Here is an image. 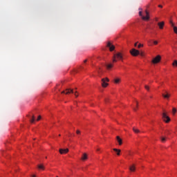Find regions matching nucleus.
Returning a JSON list of instances; mask_svg holds the SVG:
<instances>
[{"instance_id":"1","label":"nucleus","mask_w":177,"mask_h":177,"mask_svg":"<svg viewBox=\"0 0 177 177\" xmlns=\"http://www.w3.org/2000/svg\"><path fill=\"white\" fill-rule=\"evenodd\" d=\"M124 59V55H122L121 53H117L116 54L113 55V63H117L118 60H122Z\"/></svg>"},{"instance_id":"2","label":"nucleus","mask_w":177,"mask_h":177,"mask_svg":"<svg viewBox=\"0 0 177 177\" xmlns=\"http://www.w3.org/2000/svg\"><path fill=\"white\" fill-rule=\"evenodd\" d=\"M62 93H65V95H70V93H75V96H76V97H78V94L77 91L74 92V90L71 89V88H67L66 90V92L64 91L62 92Z\"/></svg>"},{"instance_id":"3","label":"nucleus","mask_w":177,"mask_h":177,"mask_svg":"<svg viewBox=\"0 0 177 177\" xmlns=\"http://www.w3.org/2000/svg\"><path fill=\"white\" fill-rule=\"evenodd\" d=\"M139 10H142V8H139ZM146 17L142 15V11L139 12V16L142 17V20H149L150 17H149V12L147 10L145 11Z\"/></svg>"},{"instance_id":"4","label":"nucleus","mask_w":177,"mask_h":177,"mask_svg":"<svg viewBox=\"0 0 177 177\" xmlns=\"http://www.w3.org/2000/svg\"><path fill=\"white\" fill-rule=\"evenodd\" d=\"M109 81L110 80L107 77L102 79V86L103 88H106V86H109V83L107 82H109Z\"/></svg>"},{"instance_id":"5","label":"nucleus","mask_w":177,"mask_h":177,"mask_svg":"<svg viewBox=\"0 0 177 177\" xmlns=\"http://www.w3.org/2000/svg\"><path fill=\"white\" fill-rule=\"evenodd\" d=\"M162 117L163 121H165V122H166L167 124H168V122L171 121V118H169L168 115H167V113L165 112L162 113Z\"/></svg>"},{"instance_id":"6","label":"nucleus","mask_w":177,"mask_h":177,"mask_svg":"<svg viewBox=\"0 0 177 177\" xmlns=\"http://www.w3.org/2000/svg\"><path fill=\"white\" fill-rule=\"evenodd\" d=\"M130 53L132 56L136 57L140 54V51L138 50L133 48L131 49V50H130Z\"/></svg>"},{"instance_id":"7","label":"nucleus","mask_w":177,"mask_h":177,"mask_svg":"<svg viewBox=\"0 0 177 177\" xmlns=\"http://www.w3.org/2000/svg\"><path fill=\"white\" fill-rule=\"evenodd\" d=\"M160 62H161V56L160 55L156 56L152 60V63H153V64H157V63H160Z\"/></svg>"},{"instance_id":"8","label":"nucleus","mask_w":177,"mask_h":177,"mask_svg":"<svg viewBox=\"0 0 177 177\" xmlns=\"http://www.w3.org/2000/svg\"><path fill=\"white\" fill-rule=\"evenodd\" d=\"M106 46H107V48H109V50L111 52H113V50H114V49H115V46H114V45H112L110 41H109L107 43Z\"/></svg>"},{"instance_id":"9","label":"nucleus","mask_w":177,"mask_h":177,"mask_svg":"<svg viewBox=\"0 0 177 177\" xmlns=\"http://www.w3.org/2000/svg\"><path fill=\"white\" fill-rule=\"evenodd\" d=\"M162 96L165 99H169V97L171 96V94L168 93L167 91H165V93H162Z\"/></svg>"},{"instance_id":"10","label":"nucleus","mask_w":177,"mask_h":177,"mask_svg":"<svg viewBox=\"0 0 177 177\" xmlns=\"http://www.w3.org/2000/svg\"><path fill=\"white\" fill-rule=\"evenodd\" d=\"M59 153L60 154H67V153H68V149H59Z\"/></svg>"},{"instance_id":"11","label":"nucleus","mask_w":177,"mask_h":177,"mask_svg":"<svg viewBox=\"0 0 177 177\" xmlns=\"http://www.w3.org/2000/svg\"><path fill=\"white\" fill-rule=\"evenodd\" d=\"M116 140H117L118 143H119V146H121V145H122V139H121V138H120V136L116 137Z\"/></svg>"},{"instance_id":"12","label":"nucleus","mask_w":177,"mask_h":177,"mask_svg":"<svg viewBox=\"0 0 177 177\" xmlns=\"http://www.w3.org/2000/svg\"><path fill=\"white\" fill-rule=\"evenodd\" d=\"M164 25H165L164 21L158 23V26H159V28L160 30H162V28H164Z\"/></svg>"},{"instance_id":"13","label":"nucleus","mask_w":177,"mask_h":177,"mask_svg":"<svg viewBox=\"0 0 177 177\" xmlns=\"http://www.w3.org/2000/svg\"><path fill=\"white\" fill-rule=\"evenodd\" d=\"M113 151L116 152L117 156H120L121 155V150L118 149H113Z\"/></svg>"},{"instance_id":"14","label":"nucleus","mask_w":177,"mask_h":177,"mask_svg":"<svg viewBox=\"0 0 177 177\" xmlns=\"http://www.w3.org/2000/svg\"><path fill=\"white\" fill-rule=\"evenodd\" d=\"M82 161H85L86 160H88V155L86 153H83L82 156Z\"/></svg>"},{"instance_id":"15","label":"nucleus","mask_w":177,"mask_h":177,"mask_svg":"<svg viewBox=\"0 0 177 177\" xmlns=\"http://www.w3.org/2000/svg\"><path fill=\"white\" fill-rule=\"evenodd\" d=\"M129 170L131 171V172H135V165H132L129 167Z\"/></svg>"},{"instance_id":"16","label":"nucleus","mask_w":177,"mask_h":177,"mask_svg":"<svg viewBox=\"0 0 177 177\" xmlns=\"http://www.w3.org/2000/svg\"><path fill=\"white\" fill-rule=\"evenodd\" d=\"M133 131L135 132V133H139L140 132L139 129H136L135 127L133 128Z\"/></svg>"},{"instance_id":"17","label":"nucleus","mask_w":177,"mask_h":177,"mask_svg":"<svg viewBox=\"0 0 177 177\" xmlns=\"http://www.w3.org/2000/svg\"><path fill=\"white\" fill-rule=\"evenodd\" d=\"M160 140H161V142H162V143H165V140H167V138L161 137Z\"/></svg>"},{"instance_id":"18","label":"nucleus","mask_w":177,"mask_h":177,"mask_svg":"<svg viewBox=\"0 0 177 177\" xmlns=\"http://www.w3.org/2000/svg\"><path fill=\"white\" fill-rule=\"evenodd\" d=\"M38 168L39 169H42L43 171L45 169V167H44L42 165H39Z\"/></svg>"},{"instance_id":"19","label":"nucleus","mask_w":177,"mask_h":177,"mask_svg":"<svg viewBox=\"0 0 177 177\" xmlns=\"http://www.w3.org/2000/svg\"><path fill=\"white\" fill-rule=\"evenodd\" d=\"M113 67V64H109L106 65V68L108 70H110V68H111Z\"/></svg>"},{"instance_id":"20","label":"nucleus","mask_w":177,"mask_h":177,"mask_svg":"<svg viewBox=\"0 0 177 177\" xmlns=\"http://www.w3.org/2000/svg\"><path fill=\"white\" fill-rule=\"evenodd\" d=\"M34 121H35V117H34V115H32V118L30 119V122L32 124V122H34Z\"/></svg>"},{"instance_id":"21","label":"nucleus","mask_w":177,"mask_h":177,"mask_svg":"<svg viewBox=\"0 0 177 177\" xmlns=\"http://www.w3.org/2000/svg\"><path fill=\"white\" fill-rule=\"evenodd\" d=\"M173 29H174V32H175V34H177V27L176 26H173Z\"/></svg>"},{"instance_id":"22","label":"nucleus","mask_w":177,"mask_h":177,"mask_svg":"<svg viewBox=\"0 0 177 177\" xmlns=\"http://www.w3.org/2000/svg\"><path fill=\"white\" fill-rule=\"evenodd\" d=\"M172 64H173L174 67H177V61L175 60V61L173 62Z\"/></svg>"},{"instance_id":"23","label":"nucleus","mask_w":177,"mask_h":177,"mask_svg":"<svg viewBox=\"0 0 177 177\" xmlns=\"http://www.w3.org/2000/svg\"><path fill=\"white\" fill-rule=\"evenodd\" d=\"M114 82L115 84H118L120 82V79H115Z\"/></svg>"},{"instance_id":"24","label":"nucleus","mask_w":177,"mask_h":177,"mask_svg":"<svg viewBox=\"0 0 177 177\" xmlns=\"http://www.w3.org/2000/svg\"><path fill=\"white\" fill-rule=\"evenodd\" d=\"M145 89H146L147 91H149V89H150V87H149V86H147V85H145Z\"/></svg>"},{"instance_id":"25","label":"nucleus","mask_w":177,"mask_h":177,"mask_svg":"<svg viewBox=\"0 0 177 177\" xmlns=\"http://www.w3.org/2000/svg\"><path fill=\"white\" fill-rule=\"evenodd\" d=\"M172 111H173V114H176V109L173 108Z\"/></svg>"},{"instance_id":"26","label":"nucleus","mask_w":177,"mask_h":177,"mask_svg":"<svg viewBox=\"0 0 177 177\" xmlns=\"http://www.w3.org/2000/svg\"><path fill=\"white\" fill-rule=\"evenodd\" d=\"M170 24H171V27L175 26V24H174V22H172V21H170Z\"/></svg>"},{"instance_id":"27","label":"nucleus","mask_w":177,"mask_h":177,"mask_svg":"<svg viewBox=\"0 0 177 177\" xmlns=\"http://www.w3.org/2000/svg\"><path fill=\"white\" fill-rule=\"evenodd\" d=\"M138 49H140V48H143V44H139L138 46Z\"/></svg>"},{"instance_id":"28","label":"nucleus","mask_w":177,"mask_h":177,"mask_svg":"<svg viewBox=\"0 0 177 177\" xmlns=\"http://www.w3.org/2000/svg\"><path fill=\"white\" fill-rule=\"evenodd\" d=\"M76 133H77V135H80V134L81 133V131H80V130H77V131H76Z\"/></svg>"},{"instance_id":"29","label":"nucleus","mask_w":177,"mask_h":177,"mask_svg":"<svg viewBox=\"0 0 177 177\" xmlns=\"http://www.w3.org/2000/svg\"><path fill=\"white\" fill-rule=\"evenodd\" d=\"M139 55H140L142 57H143V56H145V53L141 52V53H140V54H139Z\"/></svg>"},{"instance_id":"30","label":"nucleus","mask_w":177,"mask_h":177,"mask_svg":"<svg viewBox=\"0 0 177 177\" xmlns=\"http://www.w3.org/2000/svg\"><path fill=\"white\" fill-rule=\"evenodd\" d=\"M153 44H154V45H157V44H158V41H153Z\"/></svg>"},{"instance_id":"31","label":"nucleus","mask_w":177,"mask_h":177,"mask_svg":"<svg viewBox=\"0 0 177 177\" xmlns=\"http://www.w3.org/2000/svg\"><path fill=\"white\" fill-rule=\"evenodd\" d=\"M39 120H41V116H39V117L37 118V121H39Z\"/></svg>"},{"instance_id":"32","label":"nucleus","mask_w":177,"mask_h":177,"mask_svg":"<svg viewBox=\"0 0 177 177\" xmlns=\"http://www.w3.org/2000/svg\"><path fill=\"white\" fill-rule=\"evenodd\" d=\"M134 46H138V42L135 43Z\"/></svg>"},{"instance_id":"33","label":"nucleus","mask_w":177,"mask_h":177,"mask_svg":"<svg viewBox=\"0 0 177 177\" xmlns=\"http://www.w3.org/2000/svg\"><path fill=\"white\" fill-rule=\"evenodd\" d=\"M86 62H88V60H87V59H85V60L84 61V63H86Z\"/></svg>"},{"instance_id":"34","label":"nucleus","mask_w":177,"mask_h":177,"mask_svg":"<svg viewBox=\"0 0 177 177\" xmlns=\"http://www.w3.org/2000/svg\"><path fill=\"white\" fill-rule=\"evenodd\" d=\"M97 151H100V149L97 148Z\"/></svg>"},{"instance_id":"35","label":"nucleus","mask_w":177,"mask_h":177,"mask_svg":"<svg viewBox=\"0 0 177 177\" xmlns=\"http://www.w3.org/2000/svg\"><path fill=\"white\" fill-rule=\"evenodd\" d=\"M31 177H37L35 175H32Z\"/></svg>"},{"instance_id":"36","label":"nucleus","mask_w":177,"mask_h":177,"mask_svg":"<svg viewBox=\"0 0 177 177\" xmlns=\"http://www.w3.org/2000/svg\"><path fill=\"white\" fill-rule=\"evenodd\" d=\"M159 8H162V6H161V5H159Z\"/></svg>"},{"instance_id":"37","label":"nucleus","mask_w":177,"mask_h":177,"mask_svg":"<svg viewBox=\"0 0 177 177\" xmlns=\"http://www.w3.org/2000/svg\"><path fill=\"white\" fill-rule=\"evenodd\" d=\"M134 111H136V108H134Z\"/></svg>"},{"instance_id":"38","label":"nucleus","mask_w":177,"mask_h":177,"mask_svg":"<svg viewBox=\"0 0 177 177\" xmlns=\"http://www.w3.org/2000/svg\"><path fill=\"white\" fill-rule=\"evenodd\" d=\"M156 21H158V19H156Z\"/></svg>"},{"instance_id":"39","label":"nucleus","mask_w":177,"mask_h":177,"mask_svg":"<svg viewBox=\"0 0 177 177\" xmlns=\"http://www.w3.org/2000/svg\"><path fill=\"white\" fill-rule=\"evenodd\" d=\"M136 104H137V106H138V102H136Z\"/></svg>"},{"instance_id":"40","label":"nucleus","mask_w":177,"mask_h":177,"mask_svg":"<svg viewBox=\"0 0 177 177\" xmlns=\"http://www.w3.org/2000/svg\"><path fill=\"white\" fill-rule=\"evenodd\" d=\"M57 177H59V176H57Z\"/></svg>"}]
</instances>
